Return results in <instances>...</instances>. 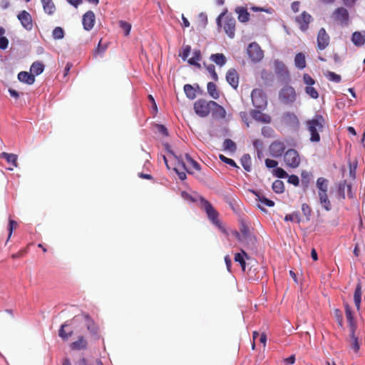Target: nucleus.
I'll return each instance as SVG.
<instances>
[{"mask_svg":"<svg viewBox=\"0 0 365 365\" xmlns=\"http://www.w3.org/2000/svg\"><path fill=\"white\" fill-rule=\"evenodd\" d=\"M325 123L324 118L318 114L307 121L306 125L310 133V140L312 142H319L320 140L319 132L323 130Z\"/></svg>","mask_w":365,"mask_h":365,"instance_id":"nucleus-1","label":"nucleus"},{"mask_svg":"<svg viewBox=\"0 0 365 365\" xmlns=\"http://www.w3.org/2000/svg\"><path fill=\"white\" fill-rule=\"evenodd\" d=\"M217 24L218 26H223L225 32L230 38L235 37L236 20L234 17L223 12L217 18Z\"/></svg>","mask_w":365,"mask_h":365,"instance_id":"nucleus-2","label":"nucleus"},{"mask_svg":"<svg viewBox=\"0 0 365 365\" xmlns=\"http://www.w3.org/2000/svg\"><path fill=\"white\" fill-rule=\"evenodd\" d=\"M199 202L201 209L206 212L208 219L217 227H221V222L219 220V212L213 207L211 203L205 197L200 196Z\"/></svg>","mask_w":365,"mask_h":365,"instance_id":"nucleus-3","label":"nucleus"},{"mask_svg":"<svg viewBox=\"0 0 365 365\" xmlns=\"http://www.w3.org/2000/svg\"><path fill=\"white\" fill-rule=\"evenodd\" d=\"M170 153L175 158L182 170H186L187 173H190L192 169L195 170H200L199 163L193 160L187 153L185 155V160L182 155L178 156L172 151H170Z\"/></svg>","mask_w":365,"mask_h":365,"instance_id":"nucleus-4","label":"nucleus"},{"mask_svg":"<svg viewBox=\"0 0 365 365\" xmlns=\"http://www.w3.org/2000/svg\"><path fill=\"white\" fill-rule=\"evenodd\" d=\"M297 93L295 89L289 86L286 85L282 87L279 92V100L285 105H291L297 100Z\"/></svg>","mask_w":365,"mask_h":365,"instance_id":"nucleus-5","label":"nucleus"},{"mask_svg":"<svg viewBox=\"0 0 365 365\" xmlns=\"http://www.w3.org/2000/svg\"><path fill=\"white\" fill-rule=\"evenodd\" d=\"M215 105L214 101H207L205 99H198L194 103V110L198 116L205 118L210 114L212 107Z\"/></svg>","mask_w":365,"mask_h":365,"instance_id":"nucleus-6","label":"nucleus"},{"mask_svg":"<svg viewBox=\"0 0 365 365\" xmlns=\"http://www.w3.org/2000/svg\"><path fill=\"white\" fill-rule=\"evenodd\" d=\"M240 231L235 232V237L241 243L247 245L255 244V238L251 235L250 228L245 223L241 224Z\"/></svg>","mask_w":365,"mask_h":365,"instance_id":"nucleus-7","label":"nucleus"},{"mask_svg":"<svg viewBox=\"0 0 365 365\" xmlns=\"http://www.w3.org/2000/svg\"><path fill=\"white\" fill-rule=\"evenodd\" d=\"M251 98L252 105L257 108L263 109L267 104L266 95L262 89H254L251 93Z\"/></svg>","mask_w":365,"mask_h":365,"instance_id":"nucleus-8","label":"nucleus"},{"mask_svg":"<svg viewBox=\"0 0 365 365\" xmlns=\"http://www.w3.org/2000/svg\"><path fill=\"white\" fill-rule=\"evenodd\" d=\"M284 161L286 166L292 168H296L299 167L301 158L296 150L289 149L284 155Z\"/></svg>","mask_w":365,"mask_h":365,"instance_id":"nucleus-9","label":"nucleus"},{"mask_svg":"<svg viewBox=\"0 0 365 365\" xmlns=\"http://www.w3.org/2000/svg\"><path fill=\"white\" fill-rule=\"evenodd\" d=\"M247 54L252 61L259 62L264 57L263 51L261 49L258 43H251L247 48Z\"/></svg>","mask_w":365,"mask_h":365,"instance_id":"nucleus-10","label":"nucleus"},{"mask_svg":"<svg viewBox=\"0 0 365 365\" xmlns=\"http://www.w3.org/2000/svg\"><path fill=\"white\" fill-rule=\"evenodd\" d=\"M330 43V37L324 28H321L317 36V49L318 51L324 50Z\"/></svg>","mask_w":365,"mask_h":365,"instance_id":"nucleus-11","label":"nucleus"},{"mask_svg":"<svg viewBox=\"0 0 365 365\" xmlns=\"http://www.w3.org/2000/svg\"><path fill=\"white\" fill-rule=\"evenodd\" d=\"M312 20V16L307 11H303L295 18V21L302 31H306L309 29V25Z\"/></svg>","mask_w":365,"mask_h":365,"instance_id":"nucleus-12","label":"nucleus"},{"mask_svg":"<svg viewBox=\"0 0 365 365\" xmlns=\"http://www.w3.org/2000/svg\"><path fill=\"white\" fill-rule=\"evenodd\" d=\"M286 149L284 143L280 140L273 141L269 145L270 155L274 158H279Z\"/></svg>","mask_w":365,"mask_h":365,"instance_id":"nucleus-13","label":"nucleus"},{"mask_svg":"<svg viewBox=\"0 0 365 365\" xmlns=\"http://www.w3.org/2000/svg\"><path fill=\"white\" fill-rule=\"evenodd\" d=\"M335 21H339L341 25L346 26L349 23V13L346 9L339 7L335 9L333 13Z\"/></svg>","mask_w":365,"mask_h":365,"instance_id":"nucleus-14","label":"nucleus"},{"mask_svg":"<svg viewBox=\"0 0 365 365\" xmlns=\"http://www.w3.org/2000/svg\"><path fill=\"white\" fill-rule=\"evenodd\" d=\"M17 18L21 22V26L27 31H31L33 29V21L31 14L26 11H21Z\"/></svg>","mask_w":365,"mask_h":365,"instance_id":"nucleus-15","label":"nucleus"},{"mask_svg":"<svg viewBox=\"0 0 365 365\" xmlns=\"http://www.w3.org/2000/svg\"><path fill=\"white\" fill-rule=\"evenodd\" d=\"M82 316L85 320V325L87 330L91 335L98 336L99 333V327L97 324L91 318L88 314L83 313Z\"/></svg>","mask_w":365,"mask_h":365,"instance_id":"nucleus-16","label":"nucleus"},{"mask_svg":"<svg viewBox=\"0 0 365 365\" xmlns=\"http://www.w3.org/2000/svg\"><path fill=\"white\" fill-rule=\"evenodd\" d=\"M226 80L227 83L235 89L239 85V75L235 68H230L226 73Z\"/></svg>","mask_w":365,"mask_h":365,"instance_id":"nucleus-17","label":"nucleus"},{"mask_svg":"<svg viewBox=\"0 0 365 365\" xmlns=\"http://www.w3.org/2000/svg\"><path fill=\"white\" fill-rule=\"evenodd\" d=\"M83 28L86 31H90L93 29L95 23V14L92 11H87L83 16Z\"/></svg>","mask_w":365,"mask_h":365,"instance_id":"nucleus-18","label":"nucleus"},{"mask_svg":"<svg viewBox=\"0 0 365 365\" xmlns=\"http://www.w3.org/2000/svg\"><path fill=\"white\" fill-rule=\"evenodd\" d=\"M250 115L253 119L261 123H269L272 121V118L269 115L259 110H252L250 111Z\"/></svg>","mask_w":365,"mask_h":365,"instance_id":"nucleus-19","label":"nucleus"},{"mask_svg":"<svg viewBox=\"0 0 365 365\" xmlns=\"http://www.w3.org/2000/svg\"><path fill=\"white\" fill-rule=\"evenodd\" d=\"M70 348L72 350H84L88 348V341L85 336H78L77 339L74 341H73L70 344Z\"/></svg>","mask_w":365,"mask_h":365,"instance_id":"nucleus-20","label":"nucleus"},{"mask_svg":"<svg viewBox=\"0 0 365 365\" xmlns=\"http://www.w3.org/2000/svg\"><path fill=\"white\" fill-rule=\"evenodd\" d=\"M274 71L277 75L284 77L287 80H289V71L282 62L279 61H274Z\"/></svg>","mask_w":365,"mask_h":365,"instance_id":"nucleus-21","label":"nucleus"},{"mask_svg":"<svg viewBox=\"0 0 365 365\" xmlns=\"http://www.w3.org/2000/svg\"><path fill=\"white\" fill-rule=\"evenodd\" d=\"M73 334V329L69 328L68 324L66 323L62 324L58 330V336L64 341H67L71 336H72Z\"/></svg>","mask_w":365,"mask_h":365,"instance_id":"nucleus-22","label":"nucleus"},{"mask_svg":"<svg viewBox=\"0 0 365 365\" xmlns=\"http://www.w3.org/2000/svg\"><path fill=\"white\" fill-rule=\"evenodd\" d=\"M344 307H345L346 317L347 322H349V327H350V331H356V324L355 322L351 309L348 304H345Z\"/></svg>","mask_w":365,"mask_h":365,"instance_id":"nucleus-23","label":"nucleus"},{"mask_svg":"<svg viewBox=\"0 0 365 365\" xmlns=\"http://www.w3.org/2000/svg\"><path fill=\"white\" fill-rule=\"evenodd\" d=\"M18 79L19 81L28 85H32L35 82L34 75L27 71L19 72L18 74Z\"/></svg>","mask_w":365,"mask_h":365,"instance_id":"nucleus-24","label":"nucleus"},{"mask_svg":"<svg viewBox=\"0 0 365 365\" xmlns=\"http://www.w3.org/2000/svg\"><path fill=\"white\" fill-rule=\"evenodd\" d=\"M215 106L212 107V115L215 118L223 119L226 117L225 109L215 101Z\"/></svg>","mask_w":365,"mask_h":365,"instance_id":"nucleus-25","label":"nucleus"},{"mask_svg":"<svg viewBox=\"0 0 365 365\" xmlns=\"http://www.w3.org/2000/svg\"><path fill=\"white\" fill-rule=\"evenodd\" d=\"M361 282L359 279L358 283L356 286V289L354 293V301L355 306L358 310L360 309L361 307V294H362V290H361Z\"/></svg>","mask_w":365,"mask_h":365,"instance_id":"nucleus-26","label":"nucleus"},{"mask_svg":"<svg viewBox=\"0 0 365 365\" xmlns=\"http://www.w3.org/2000/svg\"><path fill=\"white\" fill-rule=\"evenodd\" d=\"M235 13L238 14V20L240 22L245 23L250 19V13L247 9L242 6H239L235 9Z\"/></svg>","mask_w":365,"mask_h":365,"instance_id":"nucleus-27","label":"nucleus"},{"mask_svg":"<svg viewBox=\"0 0 365 365\" xmlns=\"http://www.w3.org/2000/svg\"><path fill=\"white\" fill-rule=\"evenodd\" d=\"M248 257L247 252L242 250H241V252L236 253L235 255L234 259L236 262H238L240 264L243 272H245L246 268L245 258L248 259Z\"/></svg>","mask_w":365,"mask_h":365,"instance_id":"nucleus-28","label":"nucleus"},{"mask_svg":"<svg viewBox=\"0 0 365 365\" xmlns=\"http://www.w3.org/2000/svg\"><path fill=\"white\" fill-rule=\"evenodd\" d=\"M202 58L201 51L199 49L195 50L192 53V57L187 60L189 64L201 68V64L198 63Z\"/></svg>","mask_w":365,"mask_h":365,"instance_id":"nucleus-29","label":"nucleus"},{"mask_svg":"<svg viewBox=\"0 0 365 365\" xmlns=\"http://www.w3.org/2000/svg\"><path fill=\"white\" fill-rule=\"evenodd\" d=\"M319 202L322 207L327 210L329 211L331 210V205L328 198L327 192H318Z\"/></svg>","mask_w":365,"mask_h":365,"instance_id":"nucleus-30","label":"nucleus"},{"mask_svg":"<svg viewBox=\"0 0 365 365\" xmlns=\"http://www.w3.org/2000/svg\"><path fill=\"white\" fill-rule=\"evenodd\" d=\"M210 59L220 67L223 66L227 62V58L223 53H217L212 54Z\"/></svg>","mask_w":365,"mask_h":365,"instance_id":"nucleus-31","label":"nucleus"},{"mask_svg":"<svg viewBox=\"0 0 365 365\" xmlns=\"http://www.w3.org/2000/svg\"><path fill=\"white\" fill-rule=\"evenodd\" d=\"M0 158L6 159L8 163L11 164L14 167L18 166L17 159L18 157L16 155L13 153H7L6 152H3L0 155Z\"/></svg>","mask_w":365,"mask_h":365,"instance_id":"nucleus-32","label":"nucleus"},{"mask_svg":"<svg viewBox=\"0 0 365 365\" xmlns=\"http://www.w3.org/2000/svg\"><path fill=\"white\" fill-rule=\"evenodd\" d=\"M347 189L349 193L351 192V185L347 184L346 180L340 182L338 185V194L342 199H345V190Z\"/></svg>","mask_w":365,"mask_h":365,"instance_id":"nucleus-33","label":"nucleus"},{"mask_svg":"<svg viewBox=\"0 0 365 365\" xmlns=\"http://www.w3.org/2000/svg\"><path fill=\"white\" fill-rule=\"evenodd\" d=\"M44 70V65L40 61H35L31 66V73L35 76H38L43 73Z\"/></svg>","mask_w":365,"mask_h":365,"instance_id":"nucleus-34","label":"nucleus"},{"mask_svg":"<svg viewBox=\"0 0 365 365\" xmlns=\"http://www.w3.org/2000/svg\"><path fill=\"white\" fill-rule=\"evenodd\" d=\"M207 93L214 99L220 98V91L217 88V86L213 82H209L207 85Z\"/></svg>","mask_w":365,"mask_h":365,"instance_id":"nucleus-35","label":"nucleus"},{"mask_svg":"<svg viewBox=\"0 0 365 365\" xmlns=\"http://www.w3.org/2000/svg\"><path fill=\"white\" fill-rule=\"evenodd\" d=\"M294 63L299 69L304 68L306 67V58L304 54L302 53H297L294 57Z\"/></svg>","mask_w":365,"mask_h":365,"instance_id":"nucleus-36","label":"nucleus"},{"mask_svg":"<svg viewBox=\"0 0 365 365\" xmlns=\"http://www.w3.org/2000/svg\"><path fill=\"white\" fill-rule=\"evenodd\" d=\"M351 41L355 46H361L364 44L365 37L359 31H355L352 34Z\"/></svg>","mask_w":365,"mask_h":365,"instance_id":"nucleus-37","label":"nucleus"},{"mask_svg":"<svg viewBox=\"0 0 365 365\" xmlns=\"http://www.w3.org/2000/svg\"><path fill=\"white\" fill-rule=\"evenodd\" d=\"M356 331H350V340L349 344L351 347V349H354L355 352H358V351L360 349V345L359 342L358 337L355 335Z\"/></svg>","mask_w":365,"mask_h":365,"instance_id":"nucleus-38","label":"nucleus"},{"mask_svg":"<svg viewBox=\"0 0 365 365\" xmlns=\"http://www.w3.org/2000/svg\"><path fill=\"white\" fill-rule=\"evenodd\" d=\"M43 4V10L46 13L51 15L54 13L56 7L52 0H41Z\"/></svg>","mask_w":365,"mask_h":365,"instance_id":"nucleus-39","label":"nucleus"},{"mask_svg":"<svg viewBox=\"0 0 365 365\" xmlns=\"http://www.w3.org/2000/svg\"><path fill=\"white\" fill-rule=\"evenodd\" d=\"M240 162L246 171L250 172L251 170L252 160L249 154L243 155L240 159Z\"/></svg>","mask_w":365,"mask_h":365,"instance_id":"nucleus-40","label":"nucleus"},{"mask_svg":"<svg viewBox=\"0 0 365 365\" xmlns=\"http://www.w3.org/2000/svg\"><path fill=\"white\" fill-rule=\"evenodd\" d=\"M318 192H327L328 180L324 178H319L317 180Z\"/></svg>","mask_w":365,"mask_h":365,"instance_id":"nucleus-41","label":"nucleus"},{"mask_svg":"<svg viewBox=\"0 0 365 365\" xmlns=\"http://www.w3.org/2000/svg\"><path fill=\"white\" fill-rule=\"evenodd\" d=\"M223 149L230 153H235L237 150L236 143L231 139H225L223 142Z\"/></svg>","mask_w":365,"mask_h":365,"instance_id":"nucleus-42","label":"nucleus"},{"mask_svg":"<svg viewBox=\"0 0 365 365\" xmlns=\"http://www.w3.org/2000/svg\"><path fill=\"white\" fill-rule=\"evenodd\" d=\"M184 91L186 96L191 100H193L196 98V92L194 89L193 86L190 84H185L184 86Z\"/></svg>","mask_w":365,"mask_h":365,"instance_id":"nucleus-43","label":"nucleus"},{"mask_svg":"<svg viewBox=\"0 0 365 365\" xmlns=\"http://www.w3.org/2000/svg\"><path fill=\"white\" fill-rule=\"evenodd\" d=\"M272 190L274 192L280 194L284 191V185L282 180H276L272 183Z\"/></svg>","mask_w":365,"mask_h":365,"instance_id":"nucleus-44","label":"nucleus"},{"mask_svg":"<svg viewBox=\"0 0 365 365\" xmlns=\"http://www.w3.org/2000/svg\"><path fill=\"white\" fill-rule=\"evenodd\" d=\"M254 193L255 194L257 199L264 205L267 207H273L274 205V201L267 199L257 192H254Z\"/></svg>","mask_w":365,"mask_h":365,"instance_id":"nucleus-45","label":"nucleus"},{"mask_svg":"<svg viewBox=\"0 0 365 365\" xmlns=\"http://www.w3.org/2000/svg\"><path fill=\"white\" fill-rule=\"evenodd\" d=\"M203 66L206 68L207 71L210 73L212 78L215 81H218V76L215 71V67L212 64L207 65L206 63H203Z\"/></svg>","mask_w":365,"mask_h":365,"instance_id":"nucleus-46","label":"nucleus"},{"mask_svg":"<svg viewBox=\"0 0 365 365\" xmlns=\"http://www.w3.org/2000/svg\"><path fill=\"white\" fill-rule=\"evenodd\" d=\"M285 221H292L297 222L299 223L301 222V218L299 212H293L292 214H288L284 217Z\"/></svg>","mask_w":365,"mask_h":365,"instance_id":"nucleus-47","label":"nucleus"},{"mask_svg":"<svg viewBox=\"0 0 365 365\" xmlns=\"http://www.w3.org/2000/svg\"><path fill=\"white\" fill-rule=\"evenodd\" d=\"M52 36L54 39H61L64 36V31L61 27H56L52 32Z\"/></svg>","mask_w":365,"mask_h":365,"instance_id":"nucleus-48","label":"nucleus"},{"mask_svg":"<svg viewBox=\"0 0 365 365\" xmlns=\"http://www.w3.org/2000/svg\"><path fill=\"white\" fill-rule=\"evenodd\" d=\"M305 92L312 98L317 99L319 97L317 91L312 86H306Z\"/></svg>","mask_w":365,"mask_h":365,"instance_id":"nucleus-49","label":"nucleus"},{"mask_svg":"<svg viewBox=\"0 0 365 365\" xmlns=\"http://www.w3.org/2000/svg\"><path fill=\"white\" fill-rule=\"evenodd\" d=\"M119 26L123 30L125 36H128L130 32L131 24L124 21H120Z\"/></svg>","mask_w":365,"mask_h":365,"instance_id":"nucleus-50","label":"nucleus"},{"mask_svg":"<svg viewBox=\"0 0 365 365\" xmlns=\"http://www.w3.org/2000/svg\"><path fill=\"white\" fill-rule=\"evenodd\" d=\"M326 76L331 81H334L335 83H339L341 81V76L332 71H327Z\"/></svg>","mask_w":365,"mask_h":365,"instance_id":"nucleus-51","label":"nucleus"},{"mask_svg":"<svg viewBox=\"0 0 365 365\" xmlns=\"http://www.w3.org/2000/svg\"><path fill=\"white\" fill-rule=\"evenodd\" d=\"M174 170L176 172V173L178 175V178L181 180H184L186 179L187 175H186V174L185 173V170H182L180 166L178 165V162H177L176 166L174 168Z\"/></svg>","mask_w":365,"mask_h":365,"instance_id":"nucleus-52","label":"nucleus"},{"mask_svg":"<svg viewBox=\"0 0 365 365\" xmlns=\"http://www.w3.org/2000/svg\"><path fill=\"white\" fill-rule=\"evenodd\" d=\"M274 130L268 126H264L262 128V135L265 138H271L273 136Z\"/></svg>","mask_w":365,"mask_h":365,"instance_id":"nucleus-53","label":"nucleus"},{"mask_svg":"<svg viewBox=\"0 0 365 365\" xmlns=\"http://www.w3.org/2000/svg\"><path fill=\"white\" fill-rule=\"evenodd\" d=\"M274 175L279 178H285L288 177V174L287 173V172L281 168H277L274 170Z\"/></svg>","mask_w":365,"mask_h":365,"instance_id":"nucleus-54","label":"nucleus"},{"mask_svg":"<svg viewBox=\"0 0 365 365\" xmlns=\"http://www.w3.org/2000/svg\"><path fill=\"white\" fill-rule=\"evenodd\" d=\"M219 158L224 163L230 165V166H232V167H235V168H239L236 163L231 158H228L227 157H225V155H220L219 156Z\"/></svg>","mask_w":365,"mask_h":365,"instance_id":"nucleus-55","label":"nucleus"},{"mask_svg":"<svg viewBox=\"0 0 365 365\" xmlns=\"http://www.w3.org/2000/svg\"><path fill=\"white\" fill-rule=\"evenodd\" d=\"M302 211L303 214L307 217V219L309 220V217L312 213V209L307 203H303L302 205Z\"/></svg>","mask_w":365,"mask_h":365,"instance_id":"nucleus-56","label":"nucleus"},{"mask_svg":"<svg viewBox=\"0 0 365 365\" xmlns=\"http://www.w3.org/2000/svg\"><path fill=\"white\" fill-rule=\"evenodd\" d=\"M303 81L307 84V86H313L315 83L314 78L308 73L304 74Z\"/></svg>","mask_w":365,"mask_h":365,"instance_id":"nucleus-57","label":"nucleus"},{"mask_svg":"<svg viewBox=\"0 0 365 365\" xmlns=\"http://www.w3.org/2000/svg\"><path fill=\"white\" fill-rule=\"evenodd\" d=\"M288 182L295 186H298L299 184V178L295 175H292L288 177Z\"/></svg>","mask_w":365,"mask_h":365,"instance_id":"nucleus-58","label":"nucleus"},{"mask_svg":"<svg viewBox=\"0 0 365 365\" xmlns=\"http://www.w3.org/2000/svg\"><path fill=\"white\" fill-rule=\"evenodd\" d=\"M191 51V47L189 45L185 46L183 47L182 54L181 55L182 58L185 61Z\"/></svg>","mask_w":365,"mask_h":365,"instance_id":"nucleus-59","label":"nucleus"},{"mask_svg":"<svg viewBox=\"0 0 365 365\" xmlns=\"http://www.w3.org/2000/svg\"><path fill=\"white\" fill-rule=\"evenodd\" d=\"M17 222L13 220H9V237H11L13 230L16 229L17 227Z\"/></svg>","mask_w":365,"mask_h":365,"instance_id":"nucleus-60","label":"nucleus"},{"mask_svg":"<svg viewBox=\"0 0 365 365\" xmlns=\"http://www.w3.org/2000/svg\"><path fill=\"white\" fill-rule=\"evenodd\" d=\"M265 165L268 168H276L278 165L277 161L272 159H266Z\"/></svg>","mask_w":365,"mask_h":365,"instance_id":"nucleus-61","label":"nucleus"},{"mask_svg":"<svg viewBox=\"0 0 365 365\" xmlns=\"http://www.w3.org/2000/svg\"><path fill=\"white\" fill-rule=\"evenodd\" d=\"M302 179L303 182L309 183L311 179V174L307 171H302Z\"/></svg>","mask_w":365,"mask_h":365,"instance_id":"nucleus-62","label":"nucleus"},{"mask_svg":"<svg viewBox=\"0 0 365 365\" xmlns=\"http://www.w3.org/2000/svg\"><path fill=\"white\" fill-rule=\"evenodd\" d=\"M9 40L6 37L0 38V49L4 50L8 47Z\"/></svg>","mask_w":365,"mask_h":365,"instance_id":"nucleus-63","label":"nucleus"},{"mask_svg":"<svg viewBox=\"0 0 365 365\" xmlns=\"http://www.w3.org/2000/svg\"><path fill=\"white\" fill-rule=\"evenodd\" d=\"M158 131L165 136L168 135V129L163 125H157Z\"/></svg>","mask_w":365,"mask_h":365,"instance_id":"nucleus-64","label":"nucleus"}]
</instances>
